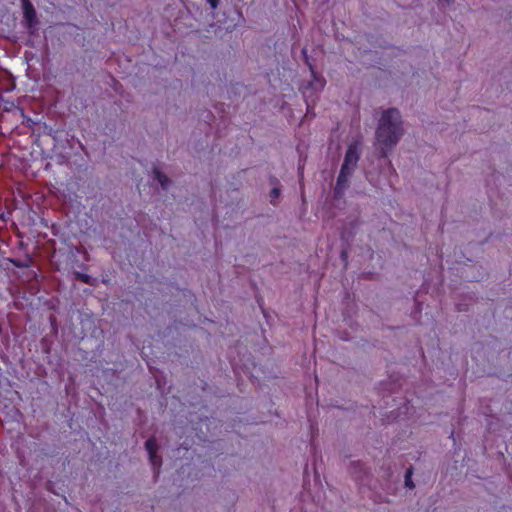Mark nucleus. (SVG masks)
<instances>
[{"mask_svg": "<svg viewBox=\"0 0 512 512\" xmlns=\"http://www.w3.org/2000/svg\"><path fill=\"white\" fill-rule=\"evenodd\" d=\"M154 173H155V177H156L158 183L161 185V187L163 189H166L170 183V180L168 179V177L157 169L154 171Z\"/></svg>", "mask_w": 512, "mask_h": 512, "instance_id": "7", "label": "nucleus"}, {"mask_svg": "<svg viewBox=\"0 0 512 512\" xmlns=\"http://www.w3.org/2000/svg\"><path fill=\"white\" fill-rule=\"evenodd\" d=\"M448 4L454 3V0H445Z\"/></svg>", "mask_w": 512, "mask_h": 512, "instance_id": "11", "label": "nucleus"}, {"mask_svg": "<svg viewBox=\"0 0 512 512\" xmlns=\"http://www.w3.org/2000/svg\"><path fill=\"white\" fill-rule=\"evenodd\" d=\"M207 1L210 4L212 9H216L217 8L219 0H207Z\"/></svg>", "mask_w": 512, "mask_h": 512, "instance_id": "10", "label": "nucleus"}, {"mask_svg": "<svg viewBox=\"0 0 512 512\" xmlns=\"http://www.w3.org/2000/svg\"><path fill=\"white\" fill-rule=\"evenodd\" d=\"M403 135V120L399 110L396 108L383 110L375 135V145L381 155L386 157L391 153Z\"/></svg>", "mask_w": 512, "mask_h": 512, "instance_id": "1", "label": "nucleus"}, {"mask_svg": "<svg viewBox=\"0 0 512 512\" xmlns=\"http://www.w3.org/2000/svg\"><path fill=\"white\" fill-rule=\"evenodd\" d=\"M22 8L26 27L31 34H34L37 30L38 20L36 17V11L29 0H22Z\"/></svg>", "mask_w": 512, "mask_h": 512, "instance_id": "3", "label": "nucleus"}, {"mask_svg": "<svg viewBox=\"0 0 512 512\" xmlns=\"http://www.w3.org/2000/svg\"><path fill=\"white\" fill-rule=\"evenodd\" d=\"M360 158V145L355 142L349 145L341 169L353 173Z\"/></svg>", "mask_w": 512, "mask_h": 512, "instance_id": "2", "label": "nucleus"}, {"mask_svg": "<svg viewBox=\"0 0 512 512\" xmlns=\"http://www.w3.org/2000/svg\"><path fill=\"white\" fill-rule=\"evenodd\" d=\"M353 173L345 171L343 169L340 170L339 176L337 178L336 186L334 189V194L336 197L340 198L345 193L346 189L349 186V179Z\"/></svg>", "mask_w": 512, "mask_h": 512, "instance_id": "5", "label": "nucleus"}, {"mask_svg": "<svg viewBox=\"0 0 512 512\" xmlns=\"http://www.w3.org/2000/svg\"><path fill=\"white\" fill-rule=\"evenodd\" d=\"M279 195H280V190H279V188H276V187H275V188H273V189L271 190V192H270V196H271V198H272V199H276V198H278V197H279Z\"/></svg>", "mask_w": 512, "mask_h": 512, "instance_id": "9", "label": "nucleus"}, {"mask_svg": "<svg viewBox=\"0 0 512 512\" xmlns=\"http://www.w3.org/2000/svg\"><path fill=\"white\" fill-rule=\"evenodd\" d=\"M405 483H406V486H408L409 488H413V486H414L411 481V471L410 470H408L406 473Z\"/></svg>", "mask_w": 512, "mask_h": 512, "instance_id": "8", "label": "nucleus"}, {"mask_svg": "<svg viewBox=\"0 0 512 512\" xmlns=\"http://www.w3.org/2000/svg\"><path fill=\"white\" fill-rule=\"evenodd\" d=\"M311 81L308 82L306 86L303 87V94L305 97L312 96L311 94H308V92L311 90L313 92H320L324 89L326 81L324 78L318 76L313 70H311Z\"/></svg>", "mask_w": 512, "mask_h": 512, "instance_id": "4", "label": "nucleus"}, {"mask_svg": "<svg viewBox=\"0 0 512 512\" xmlns=\"http://www.w3.org/2000/svg\"><path fill=\"white\" fill-rule=\"evenodd\" d=\"M146 450L149 454L150 462L154 467H159L161 465L160 458L156 455L157 445L153 438L148 439L145 443Z\"/></svg>", "mask_w": 512, "mask_h": 512, "instance_id": "6", "label": "nucleus"}]
</instances>
